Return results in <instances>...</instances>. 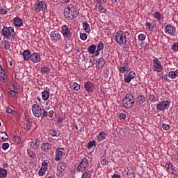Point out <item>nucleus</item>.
Wrapping results in <instances>:
<instances>
[{
	"label": "nucleus",
	"mask_w": 178,
	"mask_h": 178,
	"mask_svg": "<svg viewBox=\"0 0 178 178\" xmlns=\"http://www.w3.org/2000/svg\"><path fill=\"white\" fill-rule=\"evenodd\" d=\"M130 35L129 31H120L115 34V40L118 45H124V48H130V42L127 40V37Z\"/></svg>",
	"instance_id": "1"
},
{
	"label": "nucleus",
	"mask_w": 178,
	"mask_h": 178,
	"mask_svg": "<svg viewBox=\"0 0 178 178\" xmlns=\"http://www.w3.org/2000/svg\"><path fill=\"white\" fill-rule=\"evenodd\" d=\"M32 112L35 118H41V116L42 118H47L48 116V112L36 104L32 106Z\"/></svg>",
	"instance_id": "2"
},
{
	"label": "nucleus",
	"mask_w": 178,
	"mask_h": 178,
	"mask_svg": "<svg viewBox=\"0 0 178 178\" xmlns=\"http://www.w3.org/2000/svg\"><path fill=\"white\" fill-rule=\"evenodd\" d=\"M64 16L68 20H73L79 16V11L73 6H68L64 10Z\"/></svg>",
	"instance_id": "3"
},
{
	"label": "nucleus",
	"mask_w": 178,
	"mask_h": 178,
	"mask_svg": "<svg viewBox=\"0 0 178 178\" xmlns=\"http://www.w3.org/2000/svg\"><path fill=\"white\" fill-rule=\"evenodd\" d=\"M122 105L125 109H131L134 106V97L131 93H127L122 99Z\"/></svg>",
	"instance_id": "4"
},
{
	"label": "nucleus",
	"mask_w": 178,
	"mask_h": 178,
	"mask_svg": "<svg viewBox=\"0 0 178 178\" xmlns=\"http://www.w3.org/2000/svg\"><path fill=\"white\" fill-rule=\"evenodd\" d=\"M165 33L168 35H171L172 37H176L177 35V31L176 28L171 24H168L165 26Z\"/></svg>",
	"instance_id": "5"
},
{
	"label": "nucleus",
	"mask_w": 178,
	"mask_h": 178,
	"mask_svg": "<svg viewBox=\"0 0 178 178\" xmlns=\"http://www.w3.org/2000/svg\"><path fill=\"white\" fill-rule=\"evenodd\" d=\"M47 9V4L44 1H38L35 3V12H36V13H40L41 10L42 12H45Z\"/></svg>",
	"instance_id": "6"
},
{
	"label": "nucleus",
	"mask_w": 178,
	"mask_h": 178,
	"mask_svg": "<svg viewBox=\"0 0 178 178\" xmlns=\"http://www.w3.org/2000/svg\"><path fill=\"white\" fill-rule=\"evenodd\" d=\"M88 165V160L86 158L83 159L80 161V163L76 168L77 172H84V170H86V169H87Z\"/></svg>",
	"instance_id": "7"
},
{
	"label": "nucleus",
	"mask_w": 178,
	"mask_h": 178,
	"mask_svg": "<svg viewBox=\"0 0 178 178\" xmlns=\"http://www.w3.org/2000/svg\"><path fill=\"white\" fill-rule=\"evenodd\" d=\"M152 62L155 72H157V73H161V72L163 70V67H162V64H161V61H159V59H158V58H156L152 60Z\"/></svg>",
	"instance_id": "8"
},
{
	"label": "nucleus",
	"mask_w": 178,
	"mask_h": 178,
	"mask_svg": "<svg viewBox=\"0 0 178 178\" xmlns=\"http://www.w3.org/2000/svg\"><path fill=\"white\" fill-rule=\"evenodd\" d=\"M170 105V102L169 101H163L159 102L156 105L157 111H165V109H168Z\"/></svg>",
	"instance_id": "9"
},
{
	"label": "nucleus",
	"mask_w": 178,
	"mask_h": 178,
	"mask_svg": "<svg viewBox=\"0 0 178 178\" xmlns=\"http://www.w3.org/2000/svg\"><path fill=\"white\" fill-rule=\"evenodd\" d=\"M65 152H66L65 151V148H62V147L57 148L56 151L55 161H56L57 162H59V161H60V158L65 156Z\"/></svg>",
	"instance_id": "10"
},
{
	"label": "nucleus",
	"mask_w": 178,
	"mask_h": 178,
	"mask_svg": "<svg viewBox=\"0 0 178 178\" xmlns=\"http://www.w3.org/2000/svg\"><path fill=\"white\" fill-rule=\"evenodd\" d=\"M61 31L65 38H70V37L72 36V32L70 31V29H69V26H67V25L63 26L61 27Z\"/></svg>",
	"instance_id": "11"
},
{
	"label": "nucleus",
	"mask_w": 178,
	"mask_h": 178,
	"mask_svg": "<svg viewBox=\"0 0 178 178\" xmlns=\"http://www.w3.org/2000/svg\"><path fill=\"white\" fill-rule=\"evenodd\" d=\"M50 38L51 41L56 42V41H59L62 38V35L58 31H53L50 33Z\"/></svg>",
	"instance_id": "12"
},
{
	"label": "nucleus",
	"mask_w": 178,
	"mask_h": 178,
	"mask_svg": "<svg viewBox=\"0 0 178 178\" xmlns=\"http://www.w3.org/2000/svg\"><path fill=\"white\" fill-rule=\"evenodd\" d=\"M15 31V29L13 27L10 26H4L1 31V33L4 37H9L12 33Z\"/></svg>",
	"instance_id": "13"
},
{
	"label": "nucleus",
	"mask_w": 178,
	"mask_h": 178,
	"mask_svg": "<svg viewBox=\"0 0 178 178\" xmlns=\"http://www.w3.org/2000/svg\"><path fill=\"white\" fill-rule=\"evenodd\" d=\"M84 88L87 92H94V90L95 88V86H94V83L90 81H87L84 83Z\"/></svg>",
	"instance_id": "14"
},
{
	"label": "nucleus",
	"mask_w": 178,
	"mask_h": 178,
	"mask_svg": "<svg viewBox=\"0 0 178 178\" xmlns=\"http://www.w3.org/2000/svg\"><path fill=\"white\" fill-rule=\"evenodd\" d=\"M136 78V73L134 72H130L128 74H124V80L125 83H130L131 80Z\"/></svg>",
	"instance_id": "15"
},
{
	"label": "nucleus",
	"mask_w": 178,
	"mask_h": 178,
	"mask_svg": "<svg viewBox=\"0 0 178 178\" xmlns=\"http://www.w3.org/2000/svg\"><path fill=\"white\" fill-rule=\"evenodd\" d=\"M31 60L33 62V63H38L41 60V56L38 53H33L31 56Z\"/></svg>",
	"instance_id": "16"
},
{
	"label": "nucleus",
	"mask_w": 178,
	"mask_h": 178,
	"mask_svg": "<svg viewBox=\"0 0 178 178\" xmlns=\"http://www.w3.org/2000/svg\"><path fill=\"white\" fill-rule=\"evenodd\" d=\"M51 148H52V145L48 142L44 143L41 145V149L44 151V152H49Z\"/></svg>",
	"instance_id": "17"
},
{
	"label": "nucleus",
	"mask_w": 178,
	"mask_h": 178,
	"mask_svg": "<svg viewBox=\"0 0 178 178\" xmlns=\"http://www.w3.org/2000/svg\"><path fill=\"white\" fill-rule=\"evenodd\" d=\"M13 23L15 27H22L23 26V21L19 17L14 18Z\"/></svg>",
	"instance_id": "18"
},
{
	"label": "nucleus",
	"mask_w": 178,
	"mask_h": 178,
	"mask_svg": "<svg viewBox=\"0 0 178 178\" xmlns=\"http://www.w3.org/2000/svg\"><path fill=\"white\" fill-rule=\"evenodd\" d=\"M104 66H105V59L102 58H99L96 65L97 69H102Z\"/></svg>",
	"instance_id": "19"
},
{
	"label": "nucleus",
	"mask_w": 178,
	"mask_h": 178,
	"mask_svg": "<svg viewBox=\"0 0 178 178\" xmlns=\"http://www.w3.org/2000/svg\"><path fill=\"white\" fill-rule=\"evenodd\" d=\"M30 147L33 149H37L40 147V140H35L31 142Z\"/></svg>",
	"instance_id": "20"
},
{
	"label": "nucleus",
	"mask_w": 178,
	"mask_h": 178,
	"mask_svg": "<svg viewBox=\"0 0 178 178\" xmlns=\"http://www.w3.org/2000/svg\"><path fill=\"white\" fill-rule=\"evenodd\" d=\"M24 60H29L31 59V51L30 50H25L22 53Z\"/></svg>",
	"instance_id": "21"
},
{
	"label": "nucleus",
	"mask_w": 178,
	"mask_h": 178,
	"mask_svg": "<svg viewBox=\"0 0 178 178\" xmlns=\"http://www.w3.org/2000/svg\"><path fill=\"white\" fill-rule=\"evenodd\" d=\"M6 79V75L5 74V70L2 68V66L0 65V80L2 83H5Z\"/></svg>",
	"instance_id": "22"
},
{
	"label": "nucleus",
	"mask_w": 178,
	"mask_h": 178,
	"mask_svg": "<svg viewBox=\"0 0 178 178\" xmlns=\"http://www.w3.org/2000/svg\"><path fill=\"white\" fill-rule=\"evenodd\" d=\"M144 102H145V97H144V95H139L137 97V103L140 106H143Z\"/></svg>",
	"instance_id": "23"
},
{
	"label": "nucleus",
	"mask_w": 178,
	"mask_h": 178,
	"mask_svg": "<svg viewBox=\"0 0 178 178\" xmlns=\"http://www.w3.org/2000/svg\"><path fill=\"white\" fill-rule=\"evenodd\" d=\"M168 77H170V79H175L177 77H178V70L175 71H170L168 73Z\"/></svg>",
	"instance_id": "24"
},
{
	"label": "nucleus",
	"mask_w": 178,
	"mask_h": 178,
	"mask_svg": "<svg viewBox=\"0 0 178 178\" xmlns=\"http://www.w3.org/2000/svg\"><path fill=\"white\" fill-rule=\"evenodd\" d=\"M82 26L86 33H90L91 31V29L90 28V24H88V22H83Z\"/></svg>",
	"instance_id": "25"
},
{
	"label": "nucleus",
	"mask_w": 178,
	"mask_h": 178,
	"mask_svg": "<svg viewBox=\"0 0 178 178\" xmlns=\"http://www.w3.org/2000/svg\"><path fill=\"white\" fill-rule=\"evenodd\" d=\"M42 98L43 101H48V98H49V91L44 90L42 92Z\"/></svg>",
	"instance_id": "26"
},
{
	"label": "nucleus",
	"mask_w": 178,
	"mask_h": 178,
	"mask_svg": "<svg viewBox=\"0 0 178 178\" xmlns=\"http://www.w3.org/2000/svg\"><path fill=\"white\" fill-rule=\"evenodd\" d=\"M27 154L29 158H31L32 159H35L37 158V155L31 149H27Z\"/></svg>",
	"instance_id": "27"
},
{
	"label": "nucleus",
	"mask_w": 178,
	"mask_h": 178,
	"mask_svg": "<svg viewBox=\"0 0 178 178\" xmlns=\"http://www.w3.org/2000/svg\"><path fill=\"white\" fill-rule=\"evenodd\" d=\"M105 138H106V134L105 132H102L97 136V140L99 141H104Z\"/></svg>",
	"instance_id": "28"
},
{
	"label": "nucleus",
	"mask_w": 178,
	"mask_h": 178,
	"mask_svg": "<svg viewBox=\"0 0 178 178\" xmlns=\"http://www.w3.org/2000/svg\"><path fill=\"white\" fill-rule=\"evenodd\" d=\"M8 176V171L6 169L0 168V178H5Z\"/></svg>",
	"instance_id": "29"
},
{
	"label": "nucleus",
	"mask_w": 178,
	"mask_h": 178,
	"mask_svg": "<svg viewBox=\"0 0 178 178\" xmlns=\"http://www.w3.org/2000/svg\"><path fill=\"white\" fill-rule=\"evenodd\" d=\"M57 169L59 170V172H64V170L66 169V164L65 163H60Z\"/></svg>",
	"instance_id": "30"
},
{
	"label": "nucleus",
	"mask_w": 178,
	"mask_h": 178,
	"mask_svg": "<svg viewBox=\"0 0 178 178\" xmlns=\"http://www.w3.org/2000/svg\"><path fill=\"white\" fill-rule=\"evenodd\" d=\"M95 49H97V46H95V44H92L88 47V52L90 54H95Z\"/></svg>",
	"instance_id": "31"
},
{
	"label": "nucleus",
	"mask_w": 178,
	"mask_h": 178,
	"mask_svg": "<svg viewBox=\"0 0 178 178\" xmlns=\"http://www.w3.org/2000/svg\"><path fill=\"white\" fill-rule=\"evenodd\" d=\"M3 44L4 49H6V51H9V49H10V43L8 40H4L3 42Z\"/></svg>",
	"instance_id": "32"
},
{
	"label": "nucleus",
	"mask_w": 178,
	"mask_h": 178,
	"mask_svg": "<svg viewBox=\"0 0 178 178\" xmlns=\"http://www.w3.org/2000/svg\"><path fill=\"white\" fill-rule=\"evenodd\" d=\"M92 147H97V143H96L95 140L89 141L88 143V149H91V148H92Z\"/></svg>",
	"instance_id": "33"
},
{
	"label": "nucleus",
	"mask_w": 178,
	"mask_h": 178,
	"mask_svg": "<svg viewBox=\"0 0 178 178\" xmlns=\"http://www.w3.org/2000/svg\"><path fill=\"white\" fill-rule=\"evenodd\" d=\"M81 178H91V174H90V171H85L82 174Z\"/></svg>",
	"instance_id": "34"
},
{
	"label": "nucleus",
	"mask_w": 178,
	"mask_h": 178,
	"mask_svg": "<svg viewBox=\"0 0 178 178\" xmlns=\"http://www.w3.org/2000/svg\"><path fill=\"white\" fill-rule=\"evenodd\" d=\"M172 49L174 51V52H178V42H174L172 44Z\"/></svg>",
	"instance_id": "35"
},
{
	"label": "nucleus",
	"mask_w": 178,
	"mask_h": 178,
	"mask_svg": "<svg viewBox=\"0 0 178 178\" xmlns=\"http://www.w3.org/2000/svg\"><path fill=\"white\" fill-rule=\"evenodd\" d=\"M165 168H166L168 172L169 169H173V164H172V162L168 161L165 163Z\"/></svg>",
	"instance_id": "36"
},
{
	"label": "nucleus",
	"mask_w": 178,
	"mask_h": 178,
	"mask_svg": "<svg viewBox=\"0 0 178 178\" xmlns=\"http://www.w3.org/2000/svg\"><path fill=\"white\" fill-rule=\"evenodd\" d=\"M72 88L75 91H79V90H80V85L79 83L74 82L72 83Z\"/></svg>",
	"instance_id": "37"
},
{
	"label": "nucleus",
	"mask_w": 178,
	"mask_h": 178,
	"mask_svg": "<svg viewBox=\"0 0 178 178\" xmlns=\"http://www.w3.org/2000/svg\"><path fill=\"white\" fill-rule=\"evenodd\" d=\"M154 17H155V19H156V20H158L159 22V20H161V13H159V11H156L154 14Z\"/></svg>",
	"instance_id": "38"
},
{
	"label": "nucleus",
	"mask_w": 178,
	"mask_h": 178,
	"mask_svg": "<svg viewBox=\"0 0 178 178\" xmlns=\"http://www.w3.org/2000/svg\"><path fill=\"white\" fill-rule=\"evenodd\" d=\"M97 8L101 13H105V12H106V8H104L102 5L97 6Z\"/></svg>",
	"instance_id": "39"
},
{
	"label": "nucleus",
	"mask_w": 178,
	"mask_h": 178,
	"mask_svg": "<svg viewBox=\"0 0 178 178\" xmlns=\"http://www.w3.org/2000/svg\"><path fill=\"white\" fill-rule=\"evenodd\" d=\"M102 49H104V43L101 42L97 45V50L102 51Z\"/></svg>",
	"instance_id": "40"
},
{
	"label": "nucleus",
	"mask_w": 178,
	"mask_h": 178,
	"mask_svg": "<svg viewBox=\"0 0 178 178\" xmlns=\"http://www.w3.org/2000/svg\"><path fill=\"white\" fill-rule=\"evenodd\" d=\"M14 91H17V90H19V85L16 83V82H13L11 84Z\"/></svg>",
	"instance_id": "41"
},
{
	"label": "nucleus",
	"mask_w": 178,
	"mask_h": 178,
	"mask_svg": "<svg viewBox=\"0 0 178 178\" xmlns=\"http://www.w3.org/2000/svg\"><path fill=\"white\" fill-rule=\"evenodd\" d=\"M145 38H147V36L144 33L139 34L138 35L139 41H144L145 40Z\"/></svg>",
	"instance_id": "42"
},
{
	"label": "nucleus",
	"mask_w": 178,
	"mask_h": 178,
	"mask_svg": "<svg viewBox=\"0 0 178 178\" xmlns=\"http://www.w3.org/2000/svg\"><path fill=\"white\" fill-rule=\"evenodd\" d=\"M25 130H31V122L29 121H27L26 123V126L24 127Z\"/></svg>",
	"instance_id": "43"
},
{
	"label": "nucleus",
	"mask_w": 178,
	"mask_h": 178,
	"mask_svg": "<svg viewBox=\"0 0 178 178\" xmlns=\"http://www.w3.org/2000/svg\"><path fill=\"white\" fill-rule=\"evenodd\" d=\"M123 67L125 68V70H126L127 72L130 71V68L129 67V61L125 60V61L124 62V66H123Z\"/></svg>",
	"instance_id": "44"
},
{
	"label": "nucleus",
	"mask_w": 178,
	"mask_h": 178,
	"mask_svg": "<svg viewBox=\"0 0 178 178\" xmlns=\"http://www.w3.org/2000/svg\"><path fill=\"white\" fill-rule=\"evenodd\" d=\"M46 171H47V170H45V168H42L41 167V168L40 169V170L38 172L39 176H44V175H45Z\"/></svg>",
	"instance_id": "45"
},
{
	"label": "nucleus",
	"mask_w": 178,
	"mask_h": 178,
	"mask_svg": "<svg viewBox=\"0 0 178 178\" xmlns=\"http://www.w3.org/2000/svg\"><path fill=\"white\" fill-rule=\"evenodd\" d=\"M149 99L150 102H156V97L154 95H149Z\"/></svg>",
	"instance_id": "46"
},
{
	"label": "nucleus",
	"mask_w": 178,
	"mask_h": 178,
	"mask_svg": "<svg viewBox=\"0 0 178 178\" xmlns=\"http://www.w3.org/2000/svg\"><path fill=\"white\" fill-rule=\"evenodd\" d=\"M0 133L1 134H3L1 137V140H8V138H9V136H8V134H6V132L0 131Z\"/></svg>",
	"instance_id": "47"
},
{
	"label": "nucleus",
	"mask_w": 178,
	"mask_h": 178,
	"mask_svg": "<svg viewBox=\"0 0 178 178\" xmlns=\"http://www.w3.org/2000/svg\"><path fill=\"white\" fill-rule=\"evenodd\" d=\"M15 77L16 80H20V79H22V73L16 72L15 74Z\"/></svg>",
	"instance_id": "48"
},
{
	"label": "nucleus",
	"mask_w": 178,
	"mask_h": 178,
	"mask_svg": "<svg viewBox=\"0 0 178 178\" xmlns=\"http://www.w3.org/2000/svg\"><path fill=\"white\" fill-rule=\"evenodd\" d=\"M80 38L83 41H86L87 40V33H80Z\"/></svg>",
	"instance_id": "49"
},
{
	"label": "nucleus",
	"mask_w": 178,
	"mask_h": 178,
	"mask_svg": "<svg viewBox=\"0 0 178 178\" xmlns=\"http://www.w3.org/2000/svg\"><path fill=\"white\" fill-rule=\"evenodd\" d=\"M162 128L163 130H169L170 129V125L163 123L162 124Z\"/></svg>",
	"instance_id": "50"
},
{
	"label": "nucleus",
	"mask_w": 178,
	"mask_h": 178,
	"mask_svg": "<svg viewBox=\"0 0 178 178\" xmlns=\"http://www.w3.org/2000/svg\"><path fill=\"white\" fill-rule=\"evenodd\" d=\"M50 134L51 135V137H58V133L56 130H51L50 131Z\"/></svg>",
	"instance_id": "51"
},
{
	"label": "nucleus",
	"mask_w": 178,
	"mask_h": 178,
	"mask_svg": "<svg viewBox=\"0 0 178 178\" xmlns=\"http://www.w3.org/2000/svg\"><path fill=\"white\" fill-rule=\"evenodd\" d=\"M41 72H42V73H48V72H49V67H42V69H41Z\"/></svg>",
	"instance_id": "52"
},
{
	"label": "nucleus",
	"mask_w": 178,
	"mask_h": 178,
	"mask_svg": "<svg viewBox=\"0 0 178 178\" xmlns=\"http://www.w3.org/2000/svg\"><path fill=\"white\" fill-rule=\"evenodd\" d=\"M41 168H43V169H45V170L48 169V163H47L46 161H43L42 163V167Z\"/></svg>",
	"instance_id": "53"
},
{
	"label": "nucleus",
	"mask_w": 178,
	"mask_h": 178,
	"mask_svg": "<svg viewBox=\"0 0 178 178\" xmlns=\"http://www.w3.org/2000/svg\"><path fill=\"white\" fill-rule=\"evenodd\" d=\"M8 148H9V143H6L2 145V149H4V151H6V149H8Z\"/></svg>",
	"instance_id": "54"
},
{
	"label": "nucleus",
	"mask_w": 178,
	"mask_h": 178,
	"mask_svg": "<svg viewBox=\"0 0 178 178\" xmlns=\"http://www.w3.org/2000/svg\"><path fill=\"white\" fill-rule=\"evenodd\" d=\"M18 92L17 90H10V95H11V97H16V94H17Z\"/></svg>",
	"instance_id": "55"
},
{
	"label": "nucleus",
	"mask_w": 178,
	"mask_h": 178,
	"mask_svg": "<svg viewBox=\"0 0 178 178\" xmlns=\"http://www.w3.org/2000/svg\"><path fill=\"white\" fill-rule=\"evenodd\" d=\"M146 27L148 29V30H151V27L154 29V26H152V24L150 22H146Z\"/></svg>",
	"instance_id": "56"
},
{
	"label": "nucleus",
	"mask_w": 178,
	"mask_h": 178,
	"mask_svg": "<svg viewBox=\"0 0 178 178\" xmlns=\"http://www.w3.org/2000/svg\"><path fill=\"white\" fill-rule=\"evenodd\" d=\"M0 13L1 15H6L8 13V10L5 8H1Z\"/></svg>",
	"instance_id": "57"
},
{
	"label": "nucleus",
	"mask_w": 178,
	"mask_h": 178,
	"mask_svg": "<svg viewBox=\"0 0 178 178\" xmlns=\"http://www.w3.org/2000/svg\"><path fill=\"white\" fill-rule=\"evenodd\" d=\"M6 113H12V112H13V110L10 108V107H6Z\"/></svg>",
	"instance_id": "58"
},
{
	"label": "nucleus",
	"mask_w": 178,
	"mask_h": 178,
	"mask_svg": "<svg viewBox=\"0 0 178 178\" xmlns=\"http://www.w3.org/2000/svg\"><path fill=\"white\" fill-rule=\"evenodd\" d=\"M172 175H178V169H175V168H172Z\"/></svg>",
	"instance_id": "59"
},
{
	"label": "nucleus",
	"mask_w": 178,
	"mask_h": 178,
	"mask_svg": "<svg viewBox=\"0 0 178 178\" xmlns=\"http://www.w3.org/2000/svg\"><path fill=\"white\" fill-rule=\"evenodd\" d=\"M98 3H100V5H102L104 3H106V0H96Z\"/></svg>",
	"instance_id": "60"
},
{
	"label": "nucleus",
	"mask_w": 178,
	"mask_h": 178,
	"mask_svg": "<svg viewBox=\"0 0 178 178\" xmlns=\"http://www.w3.org/2000/svg\"><path fill=\"white\" fill-rule=\"evenodd\" d=\"M127 118V115L126 114L123 113H121L120 114V119H125Z\"/></svg>",
	"instance_id": "61"
},
{
	"label": "nucleus",
	"mask_w": 178,
	"mask_h": 178,
	"mask_svg": "<svg viewBox=\"0 0 178 178\" xmlns=\"http://www.w3.org/2000/svg\"><path fill=\"white\" fill-rule=\"evenodd\" d=\"M126 71H127V70H126L125 67H120V73H124Z\"/></svg>",
	"instance_id": "62"
},
{
	"label": "nucleus",
	"mask_w": 178,
	"mask_h": 178,
	"mask_svg": "<svg viewBox=\"0 0 178 178\" xmlns=\"http://www.w3.org/2000/svg\"><path fill=\"white\" fill-rule=\"evenodd\" d=\"M127 175H134V171L132 169L129 170L127 172Z\"/></svg>",
	"instance_id": "63"
},
{
	"label": "nucleus",
	"mask_w": 178,
	"mask_h": 178,
	"mask_svg": "<svg viewBox=\"0 0 178 178\" xmlns=\"http://www.w3.org/2000/svg\"><path fill=\"white\" fill-rule=\"evenodd\" d=\"M112 178H121V177H120V175H119L118 174H114L112 176Z\"/></svg>",
	"instance_id": "64"
}]
</instances>
